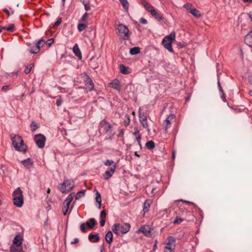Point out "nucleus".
Returning a JSON list of instances; mask_svg holds the SVG:
<instances>
[{
  "instance_id": "nucleus-1",
  "label": "nucleus",
  "mask_w": 252,
  "mask_h": 252,
  "mask_svg": "<svg viewBox=\"0 0 252 252\" xmlns=\"http://www.w3.org/2000/svg\"><path fill=\"white\" fill-rule=\"evenodd\" d=\"M12 145L14 148L19 151L26 152L27 146L24 144L22 137L20 135H14L12 138Z\"/></svg>"
},
{
  "instance_id": "nucleus-2",
  "label": "nucleus",
  "mask_w": 252,
  "mask_h": 252,
  "mask_svg": "<svg viewBox=\"0 0 252 252\" xmlns=\"http://www.w3.org/2000/svg\"><path fill=\"white\" fill-rule=\"evenodd\" d=\"M175 40V33L171 32L169 35L165 36L162 39L161 44L169 52L173 53L172 47V43Z\"/></svg>"
},
{
  "instance_id": "nucleus-3",
  "label": "nucleus",
  "mask_w": 252,
  "mask_h": 252,
  "mask_svg": "<svg viewBox=\"0 0 252 252\" xmlns=\"http://www.w3.org/2000/svg\"><path fill=\"white\" fill-rule=\"evenodd\" d=\"M13 204L16 207H21L24 203L23 192L20 188H18L12 194Z\"/></svg>"
},
{
  "instance_id": "nucleus-4",
  "label": "nucleus",
  "mask_w": 252,
  "mask_h": 252,
  "mask_svg": "<svg viewBox=\"0 0 252 252\" xmlns=\"http://www.w3.org/2000/svg\"><path fill=\"white\" fill-rule=\"evenodd\" d=\"M141 3L144 6L145 9L150 12L151 15L154 17L156 19L159 21L161 20L163 17L162 16L158 13L154 7L150 4L148 2L145 0H142Z\"/></svg>"
},
{
  "instance_id": "nucleus-5",
  "label": "nucleus",
  "mask_w": 252,
  "mask_h": 252,
  "mask_svg": "<svg viewBox=\"0 0 252 252\" xmlns=\"http://www.w3.org/2000/svg\"><path fill=\"white\" fill-rule=\"evenodd\" d=\"M99 131L101 134H107L110 135L112 133V126L103 120L100 122Z\"/></svg>"
},
{
  "instance_id": "nucleus-6",
  "label": "nucleus",
  "mask_w": 252,
  "mask_h": 252,
  "mask_svg": "<svg viewBox=\"0 0 252 252\" xmlns=\"http://www.w3.org/2000/svg\"><path fill=\"white\" fill-rule=\"evenodd\" d=\"M139 118L142 126L147 128L148 131L149 132L150 129L148 128L149 126L147 123V114L144 112H142L140 108L139 109Z\"/></svg>"
},
{
  "instance_id": "nucleus-7",
  "label": "nucleus",
  "mask_w": 252,
  "mask_h": 252,
  "mask_svg": "<svg viewBox=\"0 0 252 252\" xmlns=\"http://www.w3.org/2000/svg\"><path fill=\"white\" fill-rule=\"evenodd\" d=\"M45 140V137L41 134H37L34 136L35 142L39 148L44 147Z\"/></svg>"
},
{
  "instance_id": "nucleus-8",
  "label": "nucleus",
  "mask_w": 252,
  "mask_h": 252,
  "mask_svg": "<svg viewBox=\"0 0 252 252\" xmlns=\"http://www.w3.org/2000/svg\"><path fill=\"white\" fill-rule=\"evenodd\" d=\"M45 43V41L42 38L39 39L37 43L35 44V46L33 48H31L29 51L31 54H37L38 53L41 47H43Z\"/></svg>"
},
{
  "instance_id": "nucleus-9",
  "label": "nucleus",
  "mask_w": 252,
  "mask_h": 252,
  "mask_svg": "<svg viewBox=\"0 0 252 252\" xmlns=\"http://www.w3.org/2000/svg\"><path fill=\"white\" fill-rule=\"evenodd\" d=\"M116 164H114L112 167L110 168L109 169L106 170L105 173L103 174V177L104 179L107 180L109 179L114 174L116 170Z\"/></svg>"
},
{
  "instance_id": "nucleus-10",
  "label": "nucleus",
  "mask_w": 252,
  "mask_h": 252,
  "mask_svg": "<svg viewBox=\"0 0 252 252\" xmlns=\"http://www.w3.org/2000/svg\"><path fill=\"white\" fill-rule=\"evenodd\" d=\"M174 114H170L164 121L163 124L165 126V130H166L170 126L171 121L175 118Z\"/></svg>"
},
{
  "instance_id": "nucleus-11",
  "label": "nucleus",
  "mask_w": 252,
  "mask_h": 252,
  "mask_svg": "<svg viewBox=\"0 0 252 252\" xmlns=\"http://www.w3.org/2000/svg\"><path fill=\"white\" fill-rule=\"evenodd\" d=\"M119 227L121 229V232L122 234H126L129 231L130 225L128 223H125L122 224L119 223Z\"/></svg>"
},
{
  "instance_id": "nucleus-12",
  "label": "nucleus",
  "mask_w": 252,
  "mask_h": 252,
  "mask_svg": "<svg viewBox=\"0 0 252 252\" xmlns=\"http://www.w3.org/2000/svg\"><path fill=\"white\" fill-rule=\"evenodd\" d=\"M84 81L85 85L88 87L89 91H92L94 88V83L91 78L89 76H87Z\"/></svg>"
},
{
  "instance_id": "nucleus-13",
  "label": "nucleus",
  "mask_w": 252,
  "mask_h": 252,
  "mask_svg": "<svg viewBox=\"0 0 252 252\" xmlns=\"http://www.w3.org/2000/svg\"><path fill=\"white\" fill-rule=\"evenodd\" d=\"M22 163L27 168L30 169L33 166V162L32 161L30 158H28L26 159L23 160L21 161Z\"/></svg>"
},
{
  "instance_id": "nucleus-14",
  "label": "nucleus",
  "mask_w": 252,
  "mask_h": 252,
  "mask_svg": "<svg viewBox=\"0 0 252 252\" xmlns=\"http://www.w3.org/2000/svg\"><path fill=\"white\" fill-rule=\"evenodd\" d=\"M3 30H6L7 31H13L15 30H17L15 26L13 24H10L7 26H0V32H1Z\"/></svg>"
},
{
  "instance_id": "nucleus-15",
  "label": "nucleus",
  "mask_w": 252,
  "mask_h": 252,
  "mask_svg": "<svg viewBox=\"0 0 252 252\" xmlns=\"http://www.w3.org/2000/svg\"><path fill=\"white\" fill-rule=\"evenodd\" d=\"M245 42L246 44L249 46H251L252 45V32H248L245 36Z\"/></svg>"
},
{
  "instance_id": "nucleus-16",
  "label": "nucleus",
  "mask_w": 252,
  "mask_h": 252,
  "mask_svg": "<svg viewBox=\"0 0 252 252\" xmlns=\"http://www.w3.org/2000/svg\"><path fill=\"white\" fill-rule=\"evenodd\" d=\"M167 239L168 242L166 244L165 247H170V246H171V248H173V249H174L175 239L171 236H168Z\"/></svg>"
},
{
  "instance_id": "nucleus-17",
  "label": "nucleus",
  "mask_w": 252,
  "mask_h": 252,
  "mask_svg": "<svg viewBox=\"0 0 252 252\" xmlns=\"http://www.w3.org/2000/svg\"><path fill=\"white\" fill-rule=\"evenodd\" d=\"M73 52L75 56L78 57L80 59H82V54L77 44H75L73 46Z\"/></svg>"
},
{
  "instance_id": "nucleus-18",
  "label": "nucleus",
  "mask_w": 252,
  "mask_h": 252,
  "mask_svg": "<svg viewBox=\"0 0 252 252\" xmlns=\"http://www.w3.org/2000/svg\"><path fill=\"white\" fill-rule=\"evenodd\" d=\"M23 239L20 235H17L14 238L13 243L16 245L17 247L20 246L22 244Z\"/></svg>"
},
{
  "instance_id": "nucleus-19",
  "label": "nucleus",
  "mask_w": 252,
  "mask_h": 252,
  "mask_svg": "<svg viewBox=\"0 0 252 252\" xmlns=\"http://www.w3.org/2000/svg\"><path fill=\"white\" fill-rule=\"evenodd\" d=\"M89 239L91 242L95 243L99 240V238L98 234H90Z\"/></svg>"
},
{
  "instance_id": "nucleus-20",
  "label": "nucleus",
  "mask_w": 252,
  "mask_h": 252,
  "mask_svg": "<svg viewBox=\"0 0 252 252\" xmlns=\"http://www.w3.org/2000/svg\"><path fill=\"white\" fill-rule=\"evenodd\" d=\"M113 235L111 231H109L105 235V240L108 244H111L113 241Z\"/></svg>"
},
{
  "instance_id": "nucleus-21",
  "label": "nucleus",
  "mask_w": 252,
  "mask_h": 252,
  "mask_svg": "<svg viewBox=\"0 0 252 252\" xmlns=\"http://www.w3.org/2000/svg\"><path fill=\"white\" fill-rule=\"evenodd\" d=\"M113 232L116 235H119L121 232V229L119 227V223H115L112 227Z\"/></svg>"
},
{
  "instance_id": "nucleus-22",
  "label": "nucleus",
  "mask_w": 252,
  "mask_h": 252,
  "mask_svg": "<svg viewBox=\"0 0 252 252\" xmlns=\"http://www.w3.org/2000/svg\"><path fill=\"white\" fill-rule=\"evenodd\" d=\"M151 202V201L150 200H146L144 203L143 211L144 213L149 211Z\"/></svg>"
},
{
  "instance_id": "nucleus-23",
  "label": "nucleus",
  "mask_w": 252,
  "mask_h": 252,
  "mask_svg": "<svg viewBox=\"0 0 252 252\" xmlns=\"http://www.w3.org/2000/svg\"><path fill=\"white\" fill-rule=\"evenodd\" d=\"M189 13L197 18L200 17L201 16L200 12L195 7H193V9H191Z\"/></svg>"
},
{
  "instance_id": "nucleus-24",
  "label": "nucleus",
  "mask_w": 252,
  "mask_h": 252,
  "mask_svg": "<svg viewBox=\"0 0 252 252\" xmlns=\"http://www.w3.org/2000/svg\"><path fill=\"white\" fill-rule=\"evenodd\" d=\"M120 72L123 74H127L129 73V72L128 71V67L125 66L123 64H121L120 65Z\"/></svg>"
},
{
  "instance_id": "nucleus-25",
  "label": "nucleus",
  "mask_w": 252,
  "mask_h": 252,
  "mask_svg": "<svg viewBox=\"0 0 252 252\" xmlns=\"http://www.w3.org/2000/svg\"><path fill=\"white\" fill-rule=\"evenodd\" d=\"M124 9L127 11L129 7V3L127 0H119Z\"/></svg>"
},
{
  "instance_id": "nucleus-26",
  "label": "nucleus",
  "mask_w": 252,
  "mask_h": 252,
  "mask_svg": "<svg viewBox=\"0 0 252 252\" xmlns=\"http://www.w3.org/2000/svg\"><path fill=\"white\" fill-rule=\"evenodd\" d=\"M86 224L89 228H93L95 224V220L93 218L90 219L89 221L86 222Z\"/></svg>"
},
{
  "instance_id": "nucleus-27",
  "label": "nucleus",
  "mask_w": 252,
  "mask_h": 252,
  "mask_svg": "<svg viewBox=\"0 0 252 252\" xmlns=\"http://www.w3.org/2000/svg\"><path fill=\"white\" fill-rule=\"evenodd\" d=\"M139 231L144 233L146 235L148 236L150 234L151 231L144 225H142L139 229Z\"/></svg>"
},
{
  "instance_id": "nucleus-28",
  "label": "nucleus",
  "mask_w": 252,
  "mask_h": 252,
  "mask_svg": "<svg viewBox=\"0 0 252 252\" xmlns=\"http://www.w3.org/2000/svg\"><path fill=\"white\" fill-rule=\"evenodd\" d=\"M140 48L138 47H134L130 49L129 53L132 55L138 54L140 53Z\"/></svg>"
},
{
  "instance_id": "nucleus-29",
  "label": "nucleus",
  "mask_w": 252,
  "mask_h": 252,
  "mask_svg": "<svg viewBox=\"0 0 252 252\" xmlns=\"http://www.w3.org/2000/svg\"><path fill=\"white\" fill-rule=\"evenodd\" d=\"M64 186L67 188V191H70L73 189V186L71 185L70 181L67 180H65L63 182Z\"/></svg>"
},
{
  "instance_id": "nucleus-30",
  "label": "nucleus",
  "mask_w": 252,
  "mask_h": 252,
  "mask_svg": "<svg viewBox=\"0 0 252 252\" xmlns=\"http://www.w3.org/2000/svg\"><path fill=\"white\" fill-rule=\"evenodd\" d=\"M109 86L110 87L116 90H118L119 88V84L118 80H114L109 84Z\"/></svg>"
},
{
  "instance_id": "nucleus-31",
  "label": "nucleus",
  "mask_w": 252,
  "mask_h": 252,
  "mask_svg": "<svg viewBox=\"0 0 252 252\" xmlns=\"http://www.w3.org/2000/svg\"><path fill=\"white\" fill-rule=\"evenodd\" d=\"M117 30L118 32H126V31L128 32V30L127 27L123 24L118 25Z\"/></svg>"
},
{
  "instance_id": "nucleus-32",
  "label": "nucleus",
  "mask_w": 252,
  "mask_h": 252,
  "mask_svg": "<svg viewBox=\"0 0 252 252\" xmlns=\"http://www.w3.org/2000/svg\"><path fill=\"white\" fill-rule=\"evenodd\" d=\"M95 200L96 202L99 204L98 208H100L101 207V198L100 196V193L97 191L95 193Z\"/></svg>"
},
{
  "instance_id": "nucleus-33",
  "label": "nucleus",
  "mask_w": 252,
  "mask_h": 252,
  "mask_svg": "<svg viewBox=\"0 0 252 252\" xmlns=\"http://www.w3.org/2000/svg\"><path fill=\"white\" fill-rule=\"evenodd\" d=\"M146 146L148 149L152 150L155 147V143L151 140L146 143Z\"/></svg>"
},
{
  "instance_id": "nucleus-34",
  "label": "nucleus",
  "mask_w": 252,
  "mask_h": 252,
  "mask_svg": "<svg viewBox=\"0 0 252 252\" xmlns=\"http://www.w3.org/2000/svg\"><path fill=\"white\" fill-rule=\"evenodd\" d=\"M73 196L71 194H69L66 199L64 200L63 204H65L67 205H69L71 202L72 201Z\"/></svg>"
},
{
  "instance_id": "nucleus-35",
  "label": "nucleus",
  "mask_w": 252,
  "mask_h": 252,
  "mask_svg": "<svg viewBox=\"0 0 252 252\" xmlns=\"http://www.w3.org/2000/svg\"><path fill=\"white\" fill-rule=\"evenodd\" d=\"M34 66V64L33 63H30V64H29L28 65H27L25 68V70H24V72L26 74H29L32 68Z\"/></svg>"
},
{
  "instance_id": "nucleus-36",
  "label": "nucleus",
  "mask_w": 252,
  "mask_h": 252,
  "mask_svg": "<svg viewBox=\"0 0 252 252\" xmlns=\"http://www.w3.org/2000/svg\"><path fill=\"white\" fill-rule=\"evenodd\" d=\"M85 191L84 190H81L79 192H78L76 195L75 198L76 199H79L82 197L84 196L85 195Z\"/></svg>"
},
{
  "instance_id": "nucleus-37",
  "label": "nucleus",
  "mask_w": 252,
  "mask_h": 252,
  "mask_svg": "<svg viewBox=\"0 0 252 252\" xmlns=\"http://www.w3.org/2000/svg\"><path fill=\"white\" fill-rule=\"evenodd\" d=\"M184 7H185L189 12L190 10L193 9L194 7L191 4L187 3L184 5Z\"/></svg>"
},
{
  "instance_id": "nucleus-38",
  "label": "nucleus",
  "mask_w": 252,
  "mask_h": 252,
  "mask_svg": "<svg viewBox=\"0 0 252 252\" xmlns=\"http://www.w3.org/2000/svg\"><path fill=\"white\" fill-rule=\"evenodd\" d=\"M119 35L123 36L125 39H128L130 32H119Z\"/></svg>"
},
{
  "instance_id": "nucleus-39",
  "label": "nucleus",
  "mask_w": 252,
  "mask_h": 252,
  "mask_svg": "<svg viewBox=\"0 0 252 252\" xmlns=\"http://www.w3.org/2000/svg\"><path fill=\"white\" fill-rule=\"evenodd\" d=\"M69 205H67L65 204H63V215L64 216H65L67 213V211L69 209Z\"/></svg>"
},
{
  "instance_id": "nucleus-40",
  "label": "nucleus",
  "mask_w": 252,
  "mask_h": 252,
  "mask_svg": "<svg viewBox=\"0 0 252 252\" xmlns=\"http://www.w3.org/2000/svg\"><path fill=\"white\" fill-rule=\"evenodd\" d=\"M59 189L62 193H65L67 191L66 188L63 183L61 185V186L59 187Z\"/></svg>"
},
{
  "instance_id": "nucleus-41",
  "label": "nucleus",
  "mask_w": 252,
  "mask_h": 252,
  "mask_svg": "<svg viewBox=\"0 0 252 252\" xmlns=\"http://www.w3.org/2000/svg\"><path fill=\"white\" fill-rule=\"evenodd\" d=\"M31 127L32 131H34L38 127V125L34 122L31 123Z\"/></svg>"
},
{
  "instance_id": "nucleus-42",
  "label": "nucleus",
  "mask_w": 252,
  "mask_h": 252,
  "mask_svg": "<svg viewBox=\"0 0 252 252\" xmlns=\"http://www.w3.org/2000/svg\"><path fill=\"white\" fill-rule=\"evenodd\" d=\"M83 4L84 5L85 9L86 11H89L91 9V6L89 3H85L84 0H81Z\"/></svg>"
},
{
  "instance_id": "nucleus-43",
  "label": "nucleus",
  "mask_w": 252,
  "mask_h": 252,
  "mask_svg": "<svg viewBox=\"0 0 252 252\" xmlns=\"http://www.w3.org/2000/svg\"><path fill=\"white\" fill-rule=\"evenodd\" d=\"M104 164L106 166H109V165H113L115 164H114V161L112 160L107 159L105 161V162H104Z\"/></svg>"
},
{
  "instance_id": "nucleus-44",
  "label": "nucleus",
  "mask_w": 252,
  "mask_h": 252,
  "mask_svg": "<svg viewBox=\"0 0 252 252\" xmlns=\"http://www.w3.org/2000/svg\"><path fill=\"white\" fill-rule=\"evenodd\" d=\"M86 25L84 24H79L78 25V29L79 31H83L85 29Z\"/></svg>"
},
{
  "instance_id": "nucleus-45",
  "label": "nucleus",
  "mask_w": 252,
  "mask_h": 252,
  "mask_svg": "<svg viewBox=\"0 0 252 252\" xmlns=\"http://www.w3.org/2000/svg\"><path fill=\"white\" fill-rule=\"evenodd\" d=\"M182 221H183V220L178 217H177L175 220H174L173 221V223L174 224H180Z\"/></svg>"
},
{
  "instance_id": "nucleus-46",
  "label": "nucleus",
  "mask_w": 252,
  "mask_h": 252,
  "mask_svg": "<svg viewBox=\"0 0 252 252\" xmlns=\"http://www.w3.org/2000/svg\"><path fill=\"white\" fill-rule=\"evenodd\" d=\"M80 229L84 233H86L87 232V228L84 223H82L80 224Z\"/></svg>"
},
{
  "instance_id": "nucleus-47",
  "label": "nucleus",
  "mask_w": 252,
  "mask_h": 252,
  "mask_svg": "<svg viewBox=\"0 0 252 252\" xmlns=\"http://www.w3.org/2000/svg\"><path fill=\"white\" fill-rule=\"evenodd\" d=\"M62 18H59L57 20V21L54 23L53 26L54 27H56L57 26H58L59 25L61 24V23H62Z\"/></svg>"
},
{
  "instance_id": "nucleus-48",
  "label": "nucleus",
  "mask_w": 252,
  "mask_h": 252,
  "mask_svg": "<svg viewBox=\"0 0 252 252\" xmlns=\"http://www.w3.org/2000/svg\"><path fill=\"white\" fill-rule=\"evenodd\" d=\"M10 252H20V250L14 246H11L10 248Z\"/></svg>"
},
{
  "instance_id": "nucleus-49",
  "label": "nucleus",
  "mask_w": 252,
  "mask_h": 252,
  "mask_svg": "<svg viewBox=\"0 0 252 252\" xmlns=\"http://www.w3.org/2000/svg\"><path fill=\"white\" fill-rule=\"evenodd\" d=\"M173 248L165 247L164 252H173Z\"/></svg>"
},
{
  "instance_id": "nucleus-50",
  "label": "nucleus",
  "mask_w": 252,
  "mask_h": 252,
  "mask_svg": "<svg viewBox=\"0 0 252 252\" xmlns=\"http://www.w3.org/2000/svg\"><path fill=\"white\" fill-rule=\"evenodd\" d=\"M54 41V38H50L47 40L46 42V44L48 45V46H50Z\"/></svg>"
},
{
  "instance_id": "nucleus-51",
  "label": "nucleus",
  "mask_w": 252,
  "mask_h": 252,
  "mask_svg": "<svg viewBox=\"0 0 252 252\" xmlns=\"http://www.w3.org/2000/svg\"><path fill=\"white\" fill-rule=\"evenodd\" d=\"M106 216V213L105 210H102L100 213V217L102 219L105 218Z\"/></svg>"
},
{
  "instance_id": "nucleus-52",
  "label": "nucleus",
  "mask_w": 252,
  "mask_h": 252,
  "mask_svg": "<svg viewBox=\"0 0 252 252\" xmlns=\"http://www.w3.org/2000/svg\"><path fill=\"white\" fill-rule=\"evenodd\" d=\"M62 102H63L62 99L61 98H59L56 101V104L58 106H59L62 104Z\"/></svg>"
},
{
  "instance_id": "nucleus-53",
  "label": "nucleus",
  "mask_w": 252,
  "mask_h": 252,
  "mask_svg": "<svg viewBox=\"0 0 252 252\" xmlns=\"http://www.w3.org/2000/svg\"><path fill=\"white\" fill-rule=\"evenodd\" d=\"M218 87H219L220 92L221 93L223 92L222 87L220 85L219 79H218Z\"/></svg>"
},
{
  "instance_id": "nucleus-54",
  "label": "nucleus",
  "mask_w": 252,
  "mask_h": 252,
  "mask_svg": "<svg viewBox=\"0 0 252 252\" xmlns=\"http://www.w3.org/2000/svg\"><path fill=\"white\" fill-rule=\"evenodd\" d=\"M140 22L143 24H146L147 23V21L143 18H141L140 20H139Z\"/></svg>"
},
{
  "instance_id": "nucleus-55",
  "label": "nucleus",
  "mask_w": 252,
  "mask_h": 252,
  "mask_svg": "<svg viewBox=\"0 0 252 252\" xmlns=\"http://www.w3.org/2000/svg\"><path fill=\"white\" fill-rule=\"evenodd\" d=\"M100 226H103L105 224V220L103 219H102L100 221Z\"/></svg>"
},
{
  "instance_id": "nucleus-56",
  "label": "nucleus",
  "mask_w": 252,
  "mask_h": 252,
  "mask_svg": "<svg viewBox=\"0 0 252 252\" xmlns=\"http://www.w3.org/2000/svg\"><path fill=\"white\" fill-rule=\"evenodd\" d=\"M88 14L86 12L83 16L82 18V20H85L87 17H88Z\"/></svg>"
},
{
  "instance_id": "nucleus-57",
  "label": "nucleus",
  "mask_w": 252,
  "mask_h": 252,
  "mask_svg": "<svg viewBox=\"0 0 252 252\" xmlns=\"http://www.w3.org/2000/svg\"><path fill=\"white\" fill-rule=\"evenodd\" d=\"M79 241V239L76 238L74 239V241H72L71 242V244H76V243H78Z\"/></svg>"
},
{
  "instance_id": "nucleus-58",
  "label": "nucleus",
  "mask_w": 252,
  "mask_h": 252,
  "mask_svg": "<svg viewBox=\"0 0 252 252\" xmlns=\"http://www.w3.org/2000/svg\"><path fill=\"white\" fill-rule=\"evenodd\" d=\"M140 139H141V136L139 134L136 136V140L137 141L138 144L140 145Z\"/></svg>"
},
{
  "instance_id": "nucleus-59",
  "label": "nucleus",
  "mask_w": 252,
  "mask_h": 252,
  "mask_svg": "<svg viewBox=\"0 0 252 252\" xmlns=\"http://www.w3.org/2000/svg\"><path fill=\"white\" fill-rule=\"evenodd\" d=\"M139 134V130L135 128V132L133 133V135L137 136Z\"/></svg>"
},
{
  "instance_id": "nucleus-60",
  "label": "nucleus",
  "mask_w": 252,
  "mask_h": 252,
  "mask_svg": "<svg viewBox=\"0 0 252 252\" xmlns=\"http://www.w3.org/2000/svg\"><path fill=\"white\" fill-rule=\"evenodd\" d=\"M221 93H222V95H221V97L224 102H226V99H225V97L224 96V93L223 92H222Z\"/></svg>"
},
{
  "instance_id": "nucleus-61",
  "label": "nucleus",
  "mask_w": 252,
  "mask_h": 252,
  "mask_svg": "<svg viewBox=\"0 0 252 252\" xmlns=\"http://www.w3.org/2000/svg\"><path fill=\"white\" fill-rule=\"evenodd\" d=\"M8 87V86H3L2 87V90L3 91H5Z\"/></svg>"
},
{
  "instance_id": "nucleus-62",
  "label": "nucleus",
  "mask_w": 252,
  "mask_h": 252,
  "mask_svg": "<svg viewBox=\"0 0 252 252\" xmlns=\"http://www.w3.org/2000/svg\"><path fill=\"white\" fill-rule=\"evenodd\" d=\"M249 82L252 84V75L249 77Z\"/></svg>"
},
{
  "instance_id": "nucleus-63",
  "label": "nucleus",
  "mask_w": 252,
  "mask_h": 252,
  "mask_svg": "<svg viewBox=\"0 0 252 252\" xmlns=\"http://www.w3.org/2000/svg\"><path fill=\"white\" fill-rule=\"evenodd\" d=\"M244 2H247V3H250L252 2V0H243Z\"/></svg>"
},
{
  "instance_id": "nucleus-64",
  "label": "nucleus",
  "mask_w": 252,
  "mask_h": 252,
  "mask_svg": "<svg viewBox=\"0 0 252 252\" xmlns=\"http://www.w3.org/2000/svg\"><path fill=\"white\" fill-rule=\"evenodd\" d=\"M247 15L249 16L251 20L252 21V15L251 13H247Z\"/></svg>"
}]
</instances>
